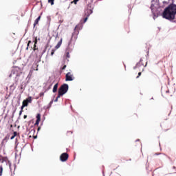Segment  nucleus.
<instances>
[{"mask_svg":"<svg viewBox=\"0 0 176 176\" xmlns=\"http://www.w3.org/2000/svg\"><path fill=\"white\" fill-rule=\"evenodd\" d=\"M176 14V5L174 3L170 4L166 8L162 13V16L166 20H174Z\"/></svg>","mask_w":176,"mask_h":176,"instance_id":"obj_1","label":"nucleus"},{"mask_svg":"<svg viewBox=\"0 0 176 176\" xmlns=\"http://www.w3.org/2000/svg\"><path fill=\"white\" fill-rule=\"evenodd\" d=\"M69 86L67 84L62 85L58 91V98L63 97L68 91Z\"/></svg>","mask_w":176,"mask_h":176,"instance_id":"obj_2","label":"nucleus"},{"mask_svg":"<svg viewBox=\"0 0 176 176\" xmlns=\"http://www.w3.org/2000/svg\"><path fill=\"white\" fill-rule=\"evenodd\" d=\"M82 28V25H77L75 28H74V32L72 34V38H75V39H78V35L79 34V31H80Z\"/></svg>","mask_w":176,"mask_h":176,"instance_id":"obj_3","label":"nucleus"},{"mask_svg":"<svg viewBox=\"0 0 176 176\" xmlns=\"http://www.w3.org/2000/svg\"><path fill=\"white\" fill-rule=\"evenodd\" d=\"M75 79V77H74V74L71 72H68L65 76V81L66 82H72Z\"/></svg>","mask_w":176,"mask_h":176,"instance_id":"obj_4","label":"nucleus"},{"mask_svg":"<svg viewBox=\"0 0 176 176\" xmlns=\"http://www.w3.org/2000/svg\"><path fill=\"white\" fill-rule=\"evenodd\" d=\"M32 102V98L29 96L26 100H24L22 102L23 107H28V104H31Z\"/></svg>","mask_w":176,"mask_h":176,"instance_id":"obj_5","label":"nucleus"},{"mask_svg":"<svg viewBox=\"0 0 176 176\" xmlns=\"http://www.w3.org/2000/svg\"><path fill=\"white\" fill-rule=\"evenodd\" d=\"M68 157H69V155L67 153H63L60 156V160L61 162H67L68 160Z\"/></svg>","mask_w":176,"mask_h":176,"instance_id":"obj_6","label":"nucleus"},{"mask_svg":"<svg viewBox=\"0 0 176 176\" xmlns=\"http://www.w3.org/2000/svg\"><path fill=\"white\" fill-rule=\"evenodd\" d=\"M39 122H41V113H38L36 116V121L35 125L38 126V124H39Z\"/></svg>","mask_w":176,"mask_h":176,"instance_id":"obj_7","label":"nucleus"},{"mask_svg":"<svg viewBox=\"0 0 176 176\" xmlns=\"http://www.w3.org/2000/svg\"><path fill=\"white\" fill-rule=\"evenodd\" d=\"M57 89H58V82L54 85L52 89L53 93H57Z\"/></svg>","mask_w":176,"mask_h":176,"instance_id":"obj_8","label":"nucleus"},{"mask_svg":"<svg viewBox=\"0 0 176 176\" xmlns=\"http://www.w3.org/2000/svg\"><path fill=\"white\" fill-rule=\"evenodd\" d=\"M0 162L1 163H3L4 162H8V157L0 156Z\"/></svg>","mask_w":176,"mask_h":176,"instance_id":"obj_9","label":"nucleus"},{"mask_svg":"<svg viewBox=\"0 0 176 176\" xmlns=\"http://www.w3.org/2000/svg\"><path fill=\"white\" fill-rule=\"evenodd\" d=\"M40 21H41V16H39L34 21V27H36V25H38V23H39Z\"/></svg>","mask_w":176,"mask_h":176,"instance_id":"obj_10","label":"nucleus"},{"mask_svg":"<svg viewBox=\"0 0 176 176\" xmlns=\"http://www.w3.org/2000/svg\"><path fill=\"white\" fill-rule=\"evenodd\" d=\"M140 65H144V64H142V58L140 59V63L136 65V66L134 67V69H135V68H139Z\"/></svg>","mask_w":176,"mask_h":176,"instance_id":"obj_11","label":"nucleus"},{"mask_svg":"<svg viewBox=\"0 0 176 176\" xmlns=\"http://www.w3.org/2000/svg\"><path fill=\"white\" fill-rule=\"evenodd\" d=\"M62 43H63V38H60V41L56 45V49H58L60 46H61Z\"/></svg>","mask_w":176,"mask_h":176,"instance_id":"obj_12","label":"nucleus"},{"mask_svg":"<svg viewBox=\"0 0 176 176\" xmlns=\"http://www.w3.org/2000/svg\"><path fill=\"white\" fill-rule=\"evenodd\" d=\"M30 49H32V50H34V52H36L38 51V47H36V44H34L33 47H30Z\"/></svg>","mask_w":176,"mask_h":176,"instance_id":"obj_13","label":"nucleus"},{"mask_svg":"<svg viewBox=\"0 0 176 176\" xmlns=\"http://www.w3.org/2000/svg\"><path fill=\"white\" fill-rule=\"evenodd\" d=\"M30 43H32V42L31 41H29L28 44H27L26 50H28V49L30 48Z\"/></svg>","mask_w":176,"mask_h":176,"instance_id":"obj_14","label":"nucleus"},{"mask_svg":"<svg viewBox=\"0 0 176 176\" xmlns=\"http://www.w3.org/2000/svg\"><path fill=\"white\" fill-rule=\"evenodd\" d=\"M2 173H3V168L0 166V176H2Z\"/></svg>","mask_w":176,"mask_h":176,"instance_id":"obj_15","label":"nucleus"},{"mask_svg":"<svg viewBox=\"0 0 176 176\" xmlns=\"http://www.w3.org/2000/svg\"><path fill=\"white\" fill-rule=\"evenodd\" d=\"M48 3H50L52 6L54 5V0H48Z\"/></svg>","mask_w":176,"mask_h":176,"instance_id":"obj_16","label":"nucleus"},{"mask_svg":"<svg viewBox=\"0 0 176 176\" xmlns=\"http://www.w3.org/2000/svg\"><path fill=\"white\" fill-rule=\"evenodd\" d=\"M34 42V45H36L38 43V38L37 37L35 38Z\"/></svg>","mask_w":176,"mask_h":176,"instance_id":"obj_17","label":"nucleus"},{"mask_svg":"<svg viewBox=\"0 0 176 176\" xmlns=\"http://www.w3.org/2000/svg\"><path fill=\"white\" fill-rule=\"evenodd\" d=\"M45 96V93L44 92H41L40 94H39V96L40 97H43Z\"/></svg>","mask_w":176,"mask_h":176,"instance_id":"obj_18","label":"nucleus"},{"mask_svg":"<svg viewBox=\"0 0 176 176\" xmlns=\"http://www.w3.org/2000/svg\"><path fill=\"white\" fill-rule=\"evenodd\" d=\"M65 68H67L66 65H63V67L61 68V71H64V69H65Z\"/></svg>","mask_w":176,"mask_h":176,"instance_id":"obj_19","label":"nucleus"},{"mask_svg":"<svg viewBox=\"0 0 176 176\" xmlns=\"http://www.w3.org/2000/svg\"><path fill=\"white\" fill-rule=\"evenodd\" d=\"M74 3L75 4V5H76V3H78V2H79V0H74Z\"/></svg>","mask_w":176,"mask_h":176,"instance_id":"obj_20","label":"nucleus"},{"mask_svg":"<svg viewBox=\"0 0 176 176\" xmlns=\"http://www.w3.org/2000/svg\"><path fill=\"white\" fill-rule=\"evenodd\" d=\"M66 57L67 58H69V52L66 53Z\"/></svg>","mask_w":176,"mask_h":176,"instance_id":"obj_21","label":"nucleus"},{"mask_svg":"<svg viewBox=\"0 0 176 176\" xmlns=\"http://www.w3.org/2000/svg\"><path fill=\"white\" fill-rule=\"evenodd\" d=\"M87 19H88V17H87H87H85V18H84L83 23H86V22L87 21Z\"/></svg>","mask_w":176,"mask_h":176,"instance_id":"obj_22","label":"nucleus"},{"mask_svg":"<svg viewBox=\"0 0 176 176\" xmlns=\"http://www.w3.org/2000/svg\"><path fill=\"white\" fill-rule=\"evenodd\" d=\"M9 140V138H8V137H6L4 139H3V142H6V141H8Z\"/></svg>","mask_w":176,"mask_h":176,"instance_id":"obj_23","label":"nucleus"},{"mask_svg":"<svg viewBox=\"0 0 176 176\" xmlns=\"http://www.w3.org/2000/svg\"><path fill=\"white\" fill-rule=\"evenodd\" d=\"M58 98H60V97H58V96L56 97V98L55 99V102H57L58 101Z\"/></svg>","mask_w":176,"mask_h":176,"instance_id":"obj_24","label":"nucleus"},{"mask_svg":"<svg viewBox=\"0 0 176 176\" xmlns=\"http://www.w3.org/2000/svg\"><path fill=\"white\" fill-rule=\"evenodd\" d=\"M25 106H24L23 104H22L21 107V111H23L24 109Z\"/></svg>","mask_w":176,"mask_h":176,"instance_id":"obj_25","label":"nucleus"},{"mask_svg":"<svg viewBox=\"0 0 176 176\" xmlns=\"http://www.w3.org/2000/svg\"><path fill=\"white\" fill-rule=\"evenodd\" d=\"M141 74H142L141 72L138 73V76L136 77L137 79H138V78H140Z\"/></svg>","mask_w":176,"mask_h":176,"instance_id":"obj_26","label":"nucleus"},{"mask_svg":"<svg viewBox=\"0 0 176 176\" xmlns=\"http://www.w3.org/2000/svg\"><path fill=\"white\" fill-rule=\"evenodd\" d=\"M24 111L23 110H21L19 112V116H21V114L23 113Z\"/></svg>","mask_w":176,"mask_h":176,"instance_id":"obj_27","label":"nucleus"},{"mask_svg":"<svg viewBox=\"0 0 176 176\" xmlns=\"http://www.w3.org/2000/svg\"><path fill=\"white\" fill-rule=\"evenodd\" d=\"M54 52H55L54 50H52L51 56H53V54H54Z\"/></svg>","mask_w":176,"mask_h":176,"instance_id":"obj_28","label":"nucleus"},{"mask_svg":"<svg viewBox=\"0 0 176 176\" xmlns=\"http://www.w3.org/2000/svg\"><path fill=\"white\" fill-rule=\"evenodd\" d=\"M16 135H17V132H16V131H14L13 136H14V137H16Z\"/></svg>","mask_w":176,"mask_h":176,"instance_id":"obj_29","label":"nucleus"},{"mask_svg":"<svg viewBox=\"0 0 176 176\" xmlns=\"http://www.w3.org/2000/svg\"><path fill=\"white\" fill-rule=\"evenodd\" d=\"M14 135H12L11 138H10V140H14Z\"/></svg>","mask_w":176,"mask_h":176,"instance_id":"obj_30","label":"nucleus"},{"mask_svg":"<svg viewBox=\"0 0 176 176\" xmlns=\"http://www.w3.org/2000/svg\"><path fill=\"white\" fill-rule=\"evenodd\" d=\"M14 87V84H12V85H10V89H12V87Z\"/></svg>","mask_w":176,"mask_h":176,"instance_id":"obj_31","label":"nucleus"},{"mask_svg":"<svg viewBox=\"0 0 176 176\" xmlns=\"http://www.w3.org/2000/svg\"><path fill=\"white\" fill-rule=\"evenodd\" d=\"M23 118H24V119H27V115H25V116H23Z\"/></svg>","mask_w":176,"mask_h":176,"instance_id":"obj_32","label":"nucleus"},{"mask_svg":"<svg viewBox=\"0 0 176 176\" xmlns=\"http://www.w3.org/2000/svg\"><path fill=\"white\" fill-rule=\"evenodd\" d=\"M39 130H41V127H38V131H39Z\"/></svg>","mask_w":176,"mask_h":176,"instance_id":"obj_33","label":"nucleus"},{"mask_svg":"<svg viewBox=\"0 0 176 176\" xmlns=\"http://www.w3.org/2000/svg\"><path fill=\"white\" fill-rule=\"evenodd\" d=\"M37 41H41V38H37Z\"/></svg>","mask_w":176,"mask_h":176,"instance_id":"obj_34","label":"nucleus"},{"mask_svg":"<svg viewBox=\"0 0 176 176\" xmlns=\"http://www.w3.org/2000/svg\"><path fill=\"white\" fill-rule=\"evenodd\" d=\"M10 127H13V125L11 124V125H10Z\"/></svg>","mask_w":176,"mask_h":176,"instance_id":"obj_35","label":"nucleus"},{"mask_svg":"<svg viewBox=\"0 0 176 176\" xmlns=\"http://www.w3.org/2000/svg\"><path fill=\"white\" fill-rule=\"evenodd\" d=\"M146 64H147V63H146V65H145V66H144V67H146Z\"/></svg>","mask_w":176,"mask_h":176,"instance_id":"obj_36","label":"nucleus"},{"mask_svg":"<svg viewBox=\"0 0 176 176\" xmlns=\"http://www.w3.org/2000/svg\"><path fill=\"white\" fill-rule=\"evenodd\" d=\"M146 64H147V63H146V65H145V66H144V67H146Z\"/></svg>","mask_w":176,"mask_h":176,"instance_id":"obj_37","label":"nucleus"},{"mask_svg":"<svg viewBox=\"0 0 176 176\" xmlns=\"http://www.w3.org/2000/svg\"><path fill=\"white\" fill-rule=\"evenodd\" d=\"M155 155H158L157 153H155Z\"/></svg>","mask_w":176,"mask_h":176,"instance_id":"obj_38","label":"nucleus"}]
</instances>
